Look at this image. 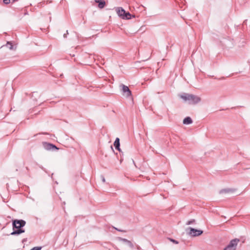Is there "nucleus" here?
<instances>
[{"label":"nucleus","instance_id":"obj_5","mask_svg":"<svg viewBox=\"0 0 250 250\" xmlns=\"http://www.w3.org/2000/svg\"><path fill=\"white\" fill-rule=\"evenodd\" d=\"M121 86L122 87V90L123 93V95L125 96L126 97H129L131 95V92L129 90L128 86L124 85V84H122L121 85Z\"/></svg>","mask_w":250,"mask_h":250},{"label":"nucleus","instance_id":"obj_11","mask_svg":"<svg viewBox=\"0 0 250 250\" xmlns=\"http://www.w3.org/2000/svg\"><path fill=\"white\" fill-rule=\"evenodd\" d=\"M183 123L185 125H189L192 123V120L190 117H187L184 119Z\"/></svg>","mask_w":250,"mask_h":250},{"label":"nucleus","instance_id":"obj_8","mask_svg":"<svg viewBox=\"0 0 250 250\" xmlns=\"http://www.w3.org/2000/svg\"><path fill=\"white\" fill-rule=\"evenodd\" d=\"M116 11L118 15L123 19L124 14H125V10L122 7H117L116 8Z\"/></svg>","mask_w":250,"mask_h":250},{"label":"nucleus","instance_id":"obj_19","mask_svg":"<svg viewBox=\"0 0 250 250\" xmlns=\"http://www.w3.org/2000/svg\"><path fill=\"white\" fill-rule=\"evenodd\" d=\"M102 181H103V182H105V180L104 177L103 176H102Z\"/></svg>","mask_w":250,"mask_h":250},{"label":"nucleus","instance_id":"obj_12","mask_svg":"<svg viewBox=\"0 0 250 250\" xmlns=\"http://www.w3.org/2000/svg\"><path fill=\"white\" fill-rule=\"evenodd\" d=\"M234 190H235L234 189H231V188H225V189H221L219 191V193L220 194H222V193H229V192H232Z\"/></svg>","mask_w":250,"mask_h":250},{"label":"nucleus","instance_id":"obj_1","mask_svg":"<svg viewBox=\"0 0 250 250\" xmlns=\"http://www.w3.org/2000/svg\"><path fill=\"white\" fill-rule=\"evenodd\" d=\"M180 97L189 104H196L201 101L199 96L188 93H183L180 95Z\"/></svg>","mask_w":250,"mask_h":250},{"label":"nucleus","instance_id":"obj_14","mask_svg":"<svg viewBox=\"0 0 250 250\" xmlns=\"http://www.w3.org/2000/svg\"><path fill=\"white\" fill-rule=\"evenodd\" d=\"M6 46L9 48L10 50H12L13 48V45L11 43L9 42H7Z\"/></svg>","mask_w":250,"mask_h":250},{"label":"nucleus","instance_id":"obj_9","mask_svg":"<svg viewBox=\"0 0 250 250\" xmlns=\"http://www.w3.org/2000/svg\"><path fill=\"white\" fill-rule=\"evenodd\" d=\"M96 3H98V7L103 9L105 5V2L104 0H95Z\"/></svg>","mask_w":250,"mask_h":250},{"label":"nucleus","instance_id":"obj_17","mask_svg":"<svg viewBox=\"0 0 250 250\" xmlns=\"http://www.w3.org/2000/svg\"><path fill=\"white\" fill-rule=\"evenodd\" d=\"M3 2L6 4H9L10 2V0H3Z\"/></svg>","mask_w":250,"mask_h":250},{"label":"nucleus","instance_id":"obj_13","mask_svg":"<svg viewBox=\"0 0 250 250\" xmlns=\"http://www.w3.org/2000/svg\"><path fill=\"white\" fill-rule=\"evenodd\" d=\"M123 19H127V20L131 19V14L129 12L126 13L125 12V14H124V17Z\"/></svg>","mask_w":250,"mask_h":250},{"label":"nucleus","instance_id":"obj_10","mask_svg":"<svg viewBox=\"0 0 250 250\" xmlns=\"http://www.w3.org/2000/svg\"><path fill=\"white\" fill-rule=\"evenodd\" d=\"M114 146L116 149H117L119 151H121V149L120 148V139L119 138H116L115 141L114 143Z\"/></svg>","mask_w":250,"mask_h":250},{"label":"nucleus","instance_id":"obj_16","mask_svg":"<svg viewBox=\"0 0 250 250\" xmlns=\"http://www.w3.org/2000/svg\"><path fill=\"white\" fill-rule=\"evenodd\" d=\"M42 247H35L32 248L30 250H41Z\"/></svg>","mask_w":250,"mask_h":250},{"label":"nucleus","instance_id":"obj_3","mask_svg":"<svg viewBox=\"0 0 250 250\" xmlns=\"http://www.w3.org/2000/svg\"><path fill=\"white\" fill-rule=\"evenodd\" d=\"M239 242L240 240L238 238L231 240L229 245L224 249V250H236Z\"/></svg>","mask_w":250,"mask_h":250},{"label":"nucleus","instance_id":"obj_6","mask_svg":"<svg viewBox=\"0 0 250 250\" xmlns=\"http://www.w3.org/2000/svg\"><path fill=\"white\" fill-rule=\"evenodd\" d=\"M43 146L44 148L46 150H53L54 149H56V150L58 149V148L55 145H54L52 144H50V143H43Z\"/></svg>","mask_w":250,"mask_h":250},{"label":"nucleus","instance_id":"obj_7","mask_svg":"<svg viewBox=\"0 0 250 250\" xmlns=\"http://www.w3.org/2000/svg\"><path fill=\"white\" fill-rule=\"evenodd\" d=\"M118 239L120 241H121V242H123L125 243L126 244H127L131 248H133L134 247V245L132 244V243L130 241L126 239L123 238H121V237H118Z\"/></svg>","mask_w":250,"mask_h":250},{"label":"nucleus","instance_id":"obj_21","mask_svg":"<svg viewBox=\"0 0 250 250\" xmlns=\"http://www.w3.org/2000/svg\"><path fill=\"white\" fill-rule=\"evenodd\" d=\"M137 249H138V250H139V249H140V247H138L137 248Z\"/></svg>","mask_w":250,"mask_h":250},{"label":"nucleus","instance_id":"obj_2","mask_svg":"<svg viewBox=\"0 0 250 250\" xmlns=\"http://www.w3.org/2000/svg\"><path fill=\"white\" fill-rule=\"evenodd\" d=\"M25 224L26 222L23 220H13L12 222L13 229H18L11 232V235H15L24 232V229H22L21 228L24 227L25 225Z\"/></svg>","mask_w":250,"mask_h":250},{"label":"nucleus","instance_id":"obj_4","mask_svg":"<svg viewBox=\"0 0 250 250\" xmlns=\"http://www.w3.org/2000/svg\"><path fill=\"white\" fill-rule=\"evenodd\" d=\"M188 229H189V231L188 232V234L193 237L199 236L203 232L201 230L195 229L192 228H189Z\"/></svg>","mask_w":250,"mask_h":250},{"label":"nucleus","instance_id":"obj_22","mask_svg":"<svg viewBox=\"0 0 250 250\" xmlns=\"http://www.w3.org/2000/svg\"><path fill=\"white\" fill-rule=\"evenodd\" d=\"M63 36H64V37H65V34H64Z\"/></svg>","mask_w":250,"mask_h":250},{"label":"nucleus","instance_id":"obj_18","mask_svg":"<svg viewBox=\"0 0 250 250\" xmlns=\"http://www.w3.org/2000/svg\"><path fill=\"white\" fill-rule=\"evenodd\" d=\"M170 241L171 242H172L173 243H175V244H178V242L175 240H174V239H170Z\"/></svg>","mask_w":250,"mask_h":250},{"label":"nucleus","instance_id":"obj_15","mask_svg":"<svg viewBox=\"0 0 250 250\" xmlns=\"http://www.w3.org/2000/svg\"><path fill=\"white\" fill-rule=\"evenodd\" d=\"M195 221V220L193 219V220H190V221H188L187 223H186V225H191L192 224V223H193Z\"/></svg>","mask_w":250,"mask_h":250},{"label":"nucleus","instance_id":"obj_20","mask_svg":"<svg viewBox=\"0 0 250 250\" xmlns=\"http://www.w3.org/2000/svg\"><path fill=\"white\" fill-rule=\"evenodd\" d=\"M116 229L117 230H118V231H123V230H120V229Z\"/></svg>","mask_w":250,"mask_h":250}]
</instances>
